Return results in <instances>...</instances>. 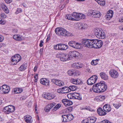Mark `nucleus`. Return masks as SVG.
<instances>
[{"label": "nucleus", "mask_w": 123, "mask_h": 123, "mask_svg": "<svg viewBox=\"0 0 123 123\" xmlns=\"http://www.w3.org/2000/svg\"><path fill=\"white\" fill-rule=\"evenodd\" d=\"M56 33L58 36H62L65 37L73 36L74 35L72 33L67 31L61 27H58L55 30Z\"/></svg>", "instance_id": "1"}, {"label": "nucleus", "mask_w": 123, "mask_h": 123, "mask_svg": "<svg viewBox=\"0 0 123 123\" xmlns=\"http://www.w3.org/2000/svg\"><path fill=\"white\" fill-rule=\"evenodd\" d=\"M94 34L98 38L104 39L105 37V34L103 31L100 28H97L94 30Z\"/></svg>", "instance_id": "2"}, {"label": "nucleus", "mask_w": 123, "mask_h": 123, "mask_svg": "<svg viewBox=\"0 0 123 123\" xmlns=\"http://www.w3.org/2000/svg\"><path fill=\"white\" fill-rule=\"evenodd\" d=\"M15 107L12 105H8L3 108V111L6 114H9L15 111Z\"/></svg>", "instance_id": "3"}, {"label": "nucleus", "mask_w": 123, "mask_h": 123, "mask_svg": "<svg viewBox=\"0 0 123 123\" xmlns=\"http://www.w3.org/2000/svg\"><path fill=\"white\" fill-rule=\"evenodd\" d=\"M69 57L71 60L74 58L80 59L82 58V55L76 51H70L68 53Z\"/></svg>", "instance_id": "4"}, {"label": "nucleus", "mask_w": 123, "mask_h": 123, "mask_svg": "<svg viewBox=\"0 0 123 123\" xmlns=\"http://www.w3.org/2000/svg\"><path fill=\"white\" fill-rule=\"evenodd\" d=\"M10 90V87L6 85H3L0 87V93L1 94H7L9 92Z\"/></svg>", "instance_id": "5"}, {"label": "nucleus", "mask_w": 123, "mask_h": 123, "mask_svg": "<svg viewBox=\"0 0 123 123\" xmlns=\"http://www.w3.org/2000/svg\"><path fill=\"white\" fill-rule=\"evenodd\" d=\"M68 44L70 46L76 49H80L81 47V45L80 43H77L74 41H69Z\"/></svg>", "instance_id": "6"}, {"label": "nucleus", "mask_w": 123, "mask_h": 123, "mask_svg": "<svg viewBox=\"0 0 123 123\" xmlns=\"http://www.w3.org/2000/svg\"><path fill=\"white\" fill-rule=\"evenodd\" d=\"M98 79V77L97 75H93L87 80V83L89 85H92L96 82Z\"/></svg>", "instance_id": "7"}, {"label": "nucleus", "mask_w": 123, "mask_h": 123, "mask_svg": "<svg viewBox=\"0 0 123 123\" xmlns=\"http://www.w3.org/2000/svg\"><path fill=\"white\" fill-rule=\"evenodd\" d=\"M89 13L91 16L96 18H99L101 15L99 12L96 10H90L89 11Z\"/></svg>", "instance_id": "8"}, {"label": "nucleus", "mask_w": 123, "mask_h": 123, "mask_svg": "<svg viewBox=\"0 0 123 123\" xmlns=\"http://www.w3.org/2000/svg\"><path fill=\"white\" fill-rule=\"evenodd\" d=\"M68 48V46L66 44L60 43L57 44L54 47L55 49L61 50H66Z\"/></svg>", "instance_id": "9"}, {"label": "nucleus", "mask_w": 123, "mask_h": 123, "mask_svg": "<svg viewBox=\"0 0 123 123\" xmlns=\"http://www.w3.org/2000/svg\"><path fill=\"white\" fill-rule=\"evenodd\" d=\"M20 56L19 54H16L12 57L11 58V61L12 62H14L13 64H16L21 60Z\"/></svg>", "instance_id": "10"}, {"label": "nucleus", "mask_w": 123, "mask_h": 123, "mask_svg": "<svg viewBox=\"0 0 123 123\" xmlns=\"http://www.w3.org/2000/svg\"><path fill=\"white\" fill-rule=\"evenodd\" d=\"M51 81L55 84L60 86H63L64 85V82L59 80L53 79H52Z\"/></svg>", "instance_id": "11"}, {"label": "nucleus", "mask_w": 123, "mask_h": 123, "mask_svg": "<svg viewBox=\"0 0 123 123\" xmlns=\"http://www.w3.org/2000/svg\"><path fill=\"white\" fill-rule=\"evenodd\" d=\"M109 73L111 77L114 78H117L119 75L117 72L114 69L110 70Z\"/></svg>", "instance_id": "12"}, {"label": "nucleus", "mask_w": 123, "mask_h": 123, "mask_svg": "<svg viewBox=\"0 0 123 123\" xmlns=\"http://www.w3.org/2000/svg\"><path fill=\"white\" fill-rule=\"evenodd\" d=\"M91 39H84L83 40L82 43L83 44H84V46L87 47L89 48V47H92V45H90L91 43Z\"/></svg>", "instance_id": "13"}, {"label": "nucleus", "mask_w": 123, "mask_h": 123, "mask_svg": "<svg viewBox=\"0 0 123 123\" xmlns=\"http://www.w3.org/2000/svg\"><path fill=\"white\" fill-rule=\"evenodd\" d=\"M43 96L45 98L48 100L54 98L55 97V96L54 95L48 93H45L43 95Z\"/></svg>", "instance_id": "14"}, {"label": "nucleus", "mask_w": 123, "mask_h": 123, "mask_svg": "<svg viewBox=\"0 0 123 123\" xmlns=\"http://www.w3.org/2000/svg\"><path fill=\"white\" fill-rule=\"evenodd\" d=\"M60 60L63 62L66 61L67 60H70L69 54L67 55L66 54L63 53L61 56Z\"/></svg>", "instance_id": "15"}, {"label": "nucleus", "mask_w": 123, "mask_h": 123, "mask_svg": "<svg viewBox=\"0 0 123 123\" xmlns=\"http://www.w3.org/2000/svg\"><path fill=\"white\" fill-rule=\"evenodd\" d=\"M62 102L66 106H69L73 104V102L71 101L65 99H62Z\"/></svg>", "instance_id": "16"}, {"label": "nucleus", "mask_w": 123, "mask_h": 123, "mask_svg": "<svg viewBox=\"0 0 123 123\" xmlns=\"http://www.w3.org/2000/svg\"><path fill=\"white\" fill-rule=\"evenodd\" d=\"M40 82L41 83L47 86H48L49 85V81L47 79L42 78L41 79Z\"/></svg>", "instance_id": "17"}, {"label": "nucleus", "mask_w": 123, "mask_h": 123, "mask_svg": "<svg viewBox=\"0 0 123 123\" xmlns=\"http://www.w3.org/2000/svg\"><path fill=\"white\" fill-rule=\"evenodd\" d=\"M100 92H103L106 90L107 88V85L105 84L104 81L100 82Z\"/></svg>", "instance_id": "18"}, {"label": "nucleus", "mask_w": 123, "mask_h": 123, "mask_svg": "<svg viewBox=\"0 0 123 123\" xmlns=\"http://www.w3.org/2000/svg\"><path fill=\"white\" fill-rule=\"evenodd\" d=\"M24 120L27 123H31L33 121L31 117L29 115H26L24 117Z\"/></svg>", "instance_id": "19"}, {"label": "nucleus", "mask_w": 123, "mask_h": 123, "mask_svg": "<svg viewBox=\"0 0 123 123\" xmlns=\"http://www.w3.org/2000/svg\"><path fill=\"white\" fill-rule=\"evenodd\" d=\"M70 81L72 83L76 85L80 84L81 83V80L78 79H71L70 80Z\"/></svg>", "instance_id": "20"}, {"label": "nucleus", "mask_w": 123, "mask_h": 123, "mask_svg": "<svg viewBox=\"0 0 123 123\" xmlns=\"http://www.w3.org/2000/svg\"><path fill=\"white\" fill-rule=\"evenodd\" d=\"M103 109L105 112H109L111 111V108L109 104H105L103 107Z\"/></svg>", "instance_id": "21"}, {"label": "nucleus", "mask_w": 123, "mask_h": 123, "mask_svg": "<svg viewBox=\"0 0 123 123\" xmlns=\"http://www.w3.org/2000/svg\"><path fill=\"white\" fill-rule=\"evenodd\" d=\"M13 38L15 40L18 41L22 40L23 37L18 34H16L13 36Z\"/></svg>", "instance_id": "22"}, {"label": "nucleus", "mask_w": 123, "mask_h": 123, "mask_svg": "<svg viewBox=\"0 0 123 123\" xmlns=\"http://www.w3.org/2000/svg\"><path fill=\"white\" fill-rule=\"evenodd\" d=\"M113 12L111 10H109L106 16L107 19H110L112 18L113 15Z\"/></svg>", "instance_id": "23"}, {"label": "nucleus", "mask_w": 123, "mask_h": 123, "mask_svg": "<svg viewBox=\"0 0 123 123\" xmlns=\"http://www.w3.org/2000/svg\"><path fill=\"white\" fill-rule=\"evenodd\" d=\"M97 112L98 114L100 116L105 115L106 114V113L101 108H99L98 109Z\"/></svg>", "instance_id": "24"}, {"label": "nucleus", "mask_w": 123, "mask_h": 123, "mask_svg": "<svg viewBox=\"0 0 123 123\" xmlns=\"http://www.w3.org/2000/svg\"><path fill=\"white\" fill-rule=\"evenodd\" d=\"M100 75L101 78L104 80H107L108 79V76L105 73L102 72L100 74Z\"/></svg>", "instance_id": "25"}, {"label": "nucleus", "mask_w": 123, "mask_h": 123, "mask_svg": "<svg viewBox=\"0 0 123 123\" xmlns=\"http://www.w3.org/2000/svg\"><path fill=\"white\" fill-rule=\"evenodd\" d=\"M72 14L73 21L79 20V13H77L75 12H73Z\"/></svg>", "instance_id": "26"}, {"label": "nucleus", "mask_w": 123, "mask_h": 123, "mask_svg": "<svg viewBox=\"0 0 123 123\" xmlns=\"http://www.w3.org/2000/svg\"><path fill=\"white\" fill-rule=\"evenodd\" d=\"M97 45L96 47V49H98L101 48L103 42L102 41L99 39H97Z\"/></svg>", "instance_id": "27"}, {"label": "nucleus", "mask_w": 123, "mask_h": 123, "mask_svg": "<svg viewBox=\"0 0 123 123\" xmlns=\"http://www.w3.org/2000/svg\"><path fill=\"white\" fill-rule=\"evenodd\" d=\"M55 105V103L53 102L47 105L46 107V111L48 112Z\"/></svg>", "instance_id": "28"}, {"label": "nucleus", "mask_w": 123, "mask_h": 123, "mask_svg": "<svg viewBox=\"0 0 123 123\" xmlns=\"http://www.w3.org/2000/svg\"><path fill=\"white\" fill-rule=\"evenodd\" d=\"M96 120V118L94 117H89L88 118V121L89 123H94Z\"/></svg>", "instance_id": "29"}, {"label": "nucleus", "mask_w": 123, "mask_h": 123, "mask_svg": "<svg viewBox=\"0 0 123 123\" xmlns=\"http://www.w3.org/2000/svg\"><path fill=\"white\" fill-rule=\"evenodd\" d=\"M67 73L70 76H75L76 74V71L73 70H69Z\"/></svg>", "instance_id": "30"}, {"label": "nucleus", "mask_w": 123, "mask_h": 123, "mask_svg": "<svg viewBox=\"0 0 123 123\" xmlns=\"http://www.w3.org/2000/svg\"><path fill=\"white\" fill-rule=\"evenodd\" d=\"M27 67V63H24L19 68V70L21 71H24L26 68Z\"/></svg>", "instance_id": "31"}, {"label": "nucleus", "mask_w": 123, "mask_h": 123, "mask_svg": "<svg viewBox=\"0 0 123 123\" xmlns=\"http://www.w3.org/2000/svg\"><path fill=\"white\" fill-rule=\"evenodd\" d=\"M14 91L16 93H19L22 92L23 91V89L21 88H16L14 89Z\"/></svg>", "instance_id": "32"}, {"label": "nucleus", "mask_w": 123, "mask_h": 123, "mask_svg": "<svg viewBox=\"0 0 123 123\" xmlns=\"http://www.w3.org/2000/svg\"><path fill=\"white\" fill-rule=\"evenodd\" d=\"M101 6H104L105 4V0H94Z\"/></svg>", "instance_id": "33"}, {"label": "nucleus", "mask_w": 123, "mask_h": 123, "mask_svg": "<svg viewBox=\"0 0 123 123\" xmlns=\"http://www.w3.org/2000/svg\"><path fill=\"white\" fill-rule=\"evenodd\" d=\"M92 88L94 92L97 93H99L96 84L92 86Z\"/></svg>", "instance_id": "34"}, {"label": "nucleus", "mask_w": 123, "mask_h": 123, "mask_svg": "<svg viewBox=\"0 0 123 123\" xmlns=\"http://www.w3.org/2000/svg\"><path fill=\"white\" fill-rule=\"evenodd\" d=\"M74 65L75 68H76L77 69L81 68L83 66L82 64L80 63H74Z\"/></svg>", "instance_id": "35"}, {"label": "nucleus", "mask_w": 123, "mask_h": 123, "mask_svg": "<svg viewBox=\"0 0 123 123\" xmlns=\"http://www.w3.org/2000/svg\"><path fill=\"white\" fill-rule=\"evenodd\" d=\"M62 90L64 92L63 93H68L70 92V90L69 89V87H64L62 88Z\"/></svg>", "instance_id": "36"}, {"label": "nucleus", "mask_w": 123, "mask_h": 123, "mask_svg": "<svg viewBox=\"0 0 123 123\" xmlns=\"http://www.w3.org/2000/svg\"><path fill=\"white\" fill-rule=\"evenodd\" d=\"M100 60L99 59H97L95 60H92L91 62V64L93 66H95L98 64V62Z\"/></svg>", "instance_id": "37"}, {"label": "nucleus", "mask_w": 123, "mask_h": 123, "mask_svg": "<svg viewBox=\"0 0 123 123\" xmlns=\"http://www.w3.org/2000/svg\"><path fill=\"white\" fill-rule=\"evenodd\" d=\"M67 116L68 122L73 120L74 118V116L71 114H68Z\"/></svg>", "instance_id": "38"}, {"label": "nucleus", "mask_w": 123, "mask_h": 123, "mask_svg": "<svg viewBox=\"0 0 123 123\" xmlns=\"http://www.w3.org/2000/svg\"><path fill=\"white\" fill-rule=\"evenodd\" d=\"M66 18L69 20L73 21V14H67L65 17Z\"/></svg>", "instance_id": "39"}, {"label": "nucleus", "mask_w": 123, "mask_h": 123, "mask_svg": "<svg viewBox=\"0 0 123 123\" xmlns=\"http://www.w3.org/2000/svg\"><path fill=\"white\" fill-rule=\"evenodd\" d=\"M74 95L75 96V98L79 100H81V99L82 98L80 96V94L78 93H75Z\"/></svg>", "instance_id": "40"}, {"label": "nucleus", "mask_w": 123, "mask_h": 123, "mask_svg": "<svg viewBox=\"0 0 123 123\" xmlns=\"http://www.w3.org/2000/svg\"><path fill=\"white\" fill-rule=\"evenodd\" d=\"M69 89L71 91H74L77 89V87L75 86H71L69 87Z\"/></svg>", "instance_id": "41"}, {"label": "nucleus", "mask_w": 123, "mask_h": 123, "mask_svg": "<svg viewBox=\"0 0 123 123\" xmlns=\"http://www.w3.org/2000/svg\"><path fill=\"white\" fill-rule=\"evenodd\" d=\"M62 117L63 118V122H68L67 119V115H62Z\"/></svg>", "instance_id": "42"}, {"label": "nucleus", "mask_w": 123, "mask_h": 123, "mask_svg": "<svg viewBox=\"0 0 123 123\" xmlns=\"http://www.w3.org/2000/svg\"><path fill=\"white\" fill-rule=\"evenodd\" d=\"M61 106V105L60 104H58L56 105L53 108V110L56 111L59 109Z\"/></svg>", "instance_id": "43"}, {"label": "nucleus", "mask_w": 123, "mask_h": 123, "mask_svg": "<svg viewBox=\"0 0 123 123\" xmlns=\"http://www.w3.org/2000/svg\"><path fill=\"white\" fill-rule=\"evenodd\" d=\"M80 27L82 29H85L87 27V25L85 23H81L80 25Z\"/></svg>", "instance_id": "44"}, {"label": "nucleus", "mask_w": 123, "mask_h": 123, "mask_svg": "<svg viewBox=\"0 0 123 123\" xmlns=\"http://www.w3.org/2000/svg\"><path fill=\"white\" fill-rule=\"evenodd\" d=\"M79 20L81 19H84L85 17V16L84 15L80 13H79Z\"/></svg>", "instance_id": "45"}, {"label": "nucleus", "mask_w": 123, "mask_h": 123, "mask_svg": "<svg viewBox=\"0 0 123 123\" xmlns=\"http://www.w3.org/2000/svg\"><path fill=\"white\" fill-rule=\"evenodd\" d=\"M101 101L104 100L105 98V96L99 95L97 97Z\"/></svg>", "instance_id": "46"}, {"label": "nucleus", "mask_w": 123, "mask_h": 123, "mask_svg": "<svg viewBox=\"0 0 123 123\" xmlns=\"http://www.w3.org/2000/svg\"><path fill=\"white\" fill-rule=\"evenodd\" d=\"M97 39H93V48H95L96 45H97Z\"/></svg>", "instance_id": "47"}, {"label": "nucleus", "mask_w": 123, "mask_h": 123, "mask_svg": "<svg viewBox=\"0 0 123 123\" xmlns=\"http://www.w3.org/2000/svg\"><path fill=\"white\" fill-rule=\"evenodd\" d=\"M113 106L116 108H118L121 105L120 103L113 104Z\"/></svg>", "instance_id": "48"}, {"label": "nucleus", "mask_w": 123, "mask_h": 123, "mask_svg": "<svg viewBox=\"0 0 123 123\" xmlns=\"http://www.w3.org/2000/svg\"><path fill=\"white\" fill-rule=\"evenodd\" d=\"M57 92L58 93H63L64 92H63L62 88L58 89L57 90Z\"/></svg>", "instance_id": "49"}, {"label": "nucleus", "mask_w": 123, "mask_h": 123, "mask_svg": "<svg viewBox=\"0 0 123 123\" xmlns=\"http://www.w3.org/2000/svg\"><path fill=\"white\" fill-rule=\"evenodd\" d=\"M96 85L97 86V87L98 89L99 93L100 92V87H101L100 86V82L99 83H96Z\"/></svg>", "instance_id": "50"}, {"label": "nucleus", "mask_w": 123, "mask_h": 123, "mask_svg": "<svg viewBox=\"0 0 123 123\" xmlns=\"http://www.w3.org/2000/svg\"><path fill=\"white\" fill-rule=\"evenodd\" d=\"M6 21L5 20L1 19L0 20V24L1 25L5 24L6 23Z\"/></svg>", "instance_id": "51"}, {"label": "nucleus", "mask_w": 123, "mask_h": 123, "mask_svg": "<svg viewBox=\"0 0 123 123\" xmlns=\"http://www.w3.org/2000/svg\"><path fill=\"white\" fill-rule=\"evenodd\" d=\"M22 11V9L21 8H18L16 12V14H18L19 13L21 12Z\"/></svg>", "instance_id": "52"}, {"label": "nucleus", "mask_w": 123, "mask_h": 123, "mask_svg": "<svg viewBox=\"0 0 123 123\" xmlns=\"http://www.w3.org/2000/svg\"><path fill=\"white\" fill-rule=\"evenodd\" d=\"M0 16L3 18H5L6 17V16L4 13H2L0 14Z\"/></svg>", "instance_id": "53"}, {"label": "nucleus", "mask_w": 123, "mask_h": 123, "mask_svg": "<svg viewBox=\"0 0 123 123\" xmlns=\"http://www.w3.org/2000/svg\"><path fill=\"white\" fill-rule=\"evenodd\" d=\"M38 74H35L34 76V78L35 79L34 81L35 82H36L37 80L38 77Z\"/></svg>", "instance_id": "54"}, {"label": "nucleus", "mask_w": 123, "mask_h": 123, "mask_svg": "<svg viewBox=\"0 0 123 123\" xmlns=\"http://www.w3.org/2000/svg\"><path fill=\"white\" fill-rule=\"evenodd\" d=\"M63 54V53H62L58 52L56 55V56L58 57L61 58V56H62V55Z\"/></svg>", "instance_id": "55"}, {"label": "nucleus", "mask_w": 123, "mask_h": 123, "mask_svg": "<svg viewBox=\"0 0 123 123\" xmlns=\"http://www.w3.org/2000/svg\"><path fill=\"white\" fill-rule=\"evenodd\" d=\"M101 123H112L107 120H104L101 122Z\"/></svg>", "instance_id": "56"}, {"label": "nucleus", "mask_w": 123, "mask_h": 123, "mask_svg": "<svg viewBox=\"0 0 123 123\" xmlns=\"http://www.w3.org/2000/svg\"><path fill=\"white\" fill-rule=\"evenodd\" d=\"M1 7L2 8L3 10L6 8L7 7L4 4H2L1 5Z\"/></svg>", "instance_id": "57"}, {"label": "nucleus", "mask_w": 123, "mask_h": 123, "mask_svg": "<svg viewBox=\"0 0 123 123\" xmlns=\"http://www.w3.org/2000/svg\"><path fill=\"white\" fill-rule=\"evenodd\" d=\"M3 11L5 13L7 14L8 13H9V11L7 8H5V9L3 10Z\"/></svg>", "instance_id": "58"}, {"label": "nucleus", "mask_w": 123, "mask_h": 123, "mask_svg": "<svg viewBox=\"0 0 123 123\" xmlns=\"http://www.w3.org/2000/svg\"><path fill=\"white\" fill-rule=\"evenodd\" d=\"M81 123H89L87 119H85L83 120Z\"/></svg>", "instance_id": "59"}, {"label": "nucleus", "mask_w": 123, "mask_h": 123, "mask_svg": "<svg viewBox=\"0 0 123 123\" xmlns=\"http://www.w3.org/2000/svg\"><path fill=\"white\" fill-rule=\"evenodd\" d=\"M26 98V96H23L20 98V99L21 100H23L25 99Z\"/></svg>", "instance_id": "60"}, {"label": "nucleus", "mask_w": 123, "mask_h": 123, "mask_svg": "<svg viewBox=\"0 0 123 123\" xmlns=\"http://www.w3.org/2000/svg\"><path fill=\"white\" fill-rule=\"evenodd\" d=\"M35 112H36L37 113H38V112L37 110V105L36 104L35 105Z\"/></svg>", "instance_id": "61"}, {"label": "nucleus", "mask_w": 123, "mask_h": 123, "mask_svg": "<svg viewBox=\"0 0 123 123\" xmlns=\"http://www.w3.org/2000/svg\"><path fill=\"white\" fill-rule=\"evenodd\" d=\"M67 109L70 112L73 109V108L72 107L70 106L68 107V108Z\"/></svg>", "instance_id": "62"}, {"label": "nucleus", "mask_w": 123, "mask_h": 123, "mask_svg": "<svg viewBox=\"0 0 123 123\" xmlns=\"http://www.w3.org/2000/svg\"><path fill=\"white\" fill-rule=\"evenodd\" d=\"M5 2L7 3H9L11 2L12 0H5Z\"/></svg>", "instance_id": "63"}, {"label": "nucleus", "mask_w": 123, "mask_h": 123, "mask_svg": "<svg viewBox=\"0 0 123 123\" xmlns=\"http://www.w3.org/2000/svg\"><path fill=\"white\" fill-rule=\"evenodd\" d=\"M119 21L120 22H123V17H121L119 19Z\"/></svg>", "instance_id": "64"}]
</instances>
